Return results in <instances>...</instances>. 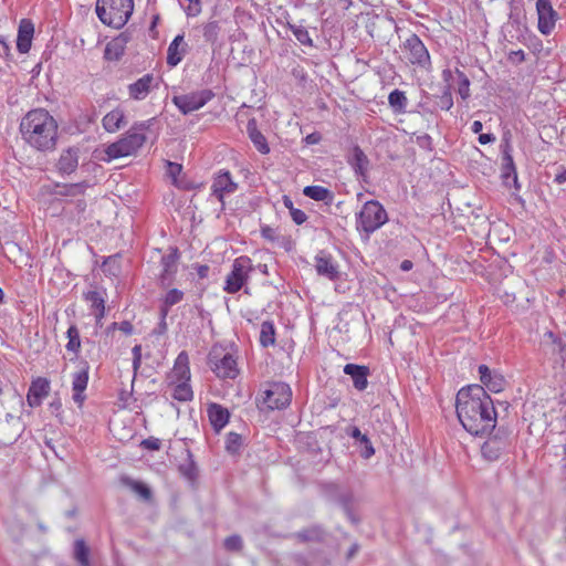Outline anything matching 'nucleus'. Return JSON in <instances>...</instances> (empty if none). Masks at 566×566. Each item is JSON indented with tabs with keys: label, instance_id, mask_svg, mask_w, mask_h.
I'll return each mask as SVG.
<instances>
[{
	"label": "nucleus",
	"instance_id": "nucleus-1",
	"mask_svg": "<svg viewBox=\"0 0 566 566\" xmlns=\"http://www.w3.org/2000/svg\"><path fill=\"white\" fill-rule=\"evenodd\" d=\"M457 416L473 436L491 432L496 426V411L491 397L481 385L461 388L455 400Z\"/></svg>",
	"mask_w": 566,
	"mask_h": 566
},
{
	"label": "nucleus",
	"instance_id": "nucleus-2",
	"mask_svg": "<svg viewBox=\"0 0 566 566\" xmlns=\"http://www.w3.org/2000/svg\"><path fill=\"white\" fill-rule=\"evenodd\" d=\"M22 139L38 151H52L56 147L59 125L56 119L44 108L29 111L21 119Z\"/></svg>",
	"mask_w": 566,
	"mask_h": 566
},
{
	"label": "nucleus",
	"instance_id": "nucleus-3",
	"mask_svg": "<svg viewBox=\"0 0 566 566\" xmlns=\"http://www.w3.org/2000/svg\"><path fill=\"white\" fill-rule=\"evenodd\" d=\"M150 123L151 120L136 123L119 140L108 145L105 149L108 158L116 159L135 154L145 144V130Z\"/></svg>",
	"mask_w": 566,
	"mask_h": 566
},
{
	"label": "nucleus",
	"instance_id": "nucleus-4",
	"mask_svg": "<svg viewBox=\"0 0 566 566\" xmlns=\"http://www.w3.org/2000/svg\"><path fill=\"white\" fill-rule=\"evenodd\" d=\"M134 10L133 0H97L96 14L102 23L114 29L123 28Z\"/></svg>",
	"mask_w": 566,
	"mask_h": 566
},
{
	"label": "nucleus",
	"instance_id": "nucleus-5",
	"mask_svg": "<svg viewBox=\"0 0 566 566\" xmlns=\"http://www.w3.org/2000/svg\"><path fill=\"white\" fill-rule=\"evenodd\" d=\"M387 221L388 214L384 206L377 200H369L364 203L361 210L356 214V229L369 237Z\"/></svg>",
	"mask_w": 566,
	"mask_h": 566
},
{
	"label": "nucleus",
	"instance_id": "nucleus-6",
	"mask_svg": "<svg viewBox=\"0 0 566 566\" xmlns=\"http://www.w3.org/2000/svg\"><path fill=\"white\" fill-rule=\"evenodd\" d=\"M292 400L291 387L281 381L269 382L261 392L259 407L262 410H280L290 406Z\"/></svg>",
	"mask_w": 566,
	"mask_h": 566
},
{
	"label": "nucleus",
	"instance_id": "nucleus-7",
	"mask_svg": "<svg viewBox=\"0 0 566 566\" xmlns=\"http://www.w3.org/2000/svg\"><path fill=\"white\" fill-rule=\"evenodd\" d=\"M253 270L252 260L249 256L241 255L234 259L231 271L226 277L223 290L230 294L239 292L247 284Z\"/></svg>",
	"mask_w": 566,
	"mask_h": 566
},
{
	"label": "nucleus",
	"instance_id": "nucleus-8",
	"mask_svg": "<svg viewBox=\"0 0 566 566\" xmlns=\"http://www.w3.org/2000/svg\"><path fill=\"white\" fill-rule=\"evenodd\" d=\"M401 52L411 65L428 69L431 64L429 51L417 34H410L402 42Z\"/></svg>",
	"mask_w": 566,
	"mask_h": 566
},
{
	"label": "nucleus",
	"instance_id": "nucleus-9",
	"mask_svg": "<svg viewBox=\"0 0 566 566\" xmlns=\"http://www.w3.org/2000/svg\"><path fill=\"white\" fill-rule=\"evenodd\" d=\"M208 364L218 378L234 379L239 374L237 359L230 353L213 349L209 354Z\"/></svg>",
	"mask_w": 566,
	"mask_h": 566
},
{
	"label": "nucleus",
	"instance_id": "nucleus-10",
	"mask_svg": "<svg viewBox=\"0 0 566 566\" xmlns=\"http://www.w3.org/2000/svg\"><path fill=\"white\" fill-rule=\"evenodd\" d=\"M213 97L214 93L211 90L207 88L197 92H191L189 94L174 96L172 103L178 107V109L182 114L187 115L189 113L200 109Z\"/></svg>",
	"mask_w": 566,
	"mask_h": 566
},
{
	"label": "nucleus",
	"instance_id": "nucleus-11",
	"mask_svg": "<svg viewBox=\"0 0 566 566\" xmlns=\"http://www.w3.org/2000/svg\"><path fill=\"white\" fill-rule=\"evenodd\" d=\"M510 448V440L506 432L499 430L490 437L481 447L482 457L490 462L497 461Z\"/></svg>",
	"mask_w": 566,
	"mask_h": 566
},
{
	"label": "nucleus",
	"instance_id": "nucleus-12",
	"mask_svg": "<svg viewBox=\"0 0 566 566\" xmlns=\"http://www.w3.org/2000/svg\"><path fill=\"white\" fill-rule=\"evenodd\" d=\"M536 11L538 15V30L541 33L547 35L555 28L557 13L553 9L549 0H537Z\"/></svg>",
	"mask_w": 566,
	"mask_h": 566
},
{
	"label": "nucleus",
	"instance_id": "nucleus-13",
	"mask_svg": "<svg viewBox=\"0 0 566 566\" xmlns=\"http://www.w3.org/2000/svg\"><path fill=\"white\" fill-rule=\"evenodd\" d=\"M238 189V185L232 180L231 174L227 170L220 171L212 181V195L223 205L224 197L233 193Z\"/></svg>",
	"mask_w": 566,
	"mask_h": 566
},
{
	"label": "nucleus",
	"instance_id": "nucleus-14",
	"mask_svg": "<svg viewBox=\"0 0 566 566\" xmlns=\"http://www.w3.org/2000/svg\"><path fill=\"white\" fill-rule=\"evenodd\" d=\"M158 87V82L153 74H145L136 82L128 85V95L135 101L145 99L151 90Z\"/></svg>",
	"mask_w": 566,
	"mask_h": 566
},
{
	"label": "nucleus",
	"instance_id": "nucleus-15",
	"mask_svg": "<svg viewBox=\"0 0 566 566\" xmlns=\"http://www.w3.org/2000/svg\"><path fill=\"white\" fill-rule=\"evenodd\" d=\"M88 369L90 367L87 363H84L82 368L75 371L72 376V398L78 407H81L86 399L84 392L88 384Z\"/></svg>",
	"mask_w": 566,
	"mask_h": 566
},
{
	"label": "nucleus",
	"instance_id": "nucleus-16",
	"mask_svg": "<svg viewBox=\"0 0 566 566\" xmlns=\"http://www.w3.org/2000/svg\"><path fill=\"white\" fill-rule=\"evenodd\" d=\"M49 394L50 381L46 378L38 377L29 387L27 395L28 405L32 408L39 407Z\"/></svg>",
	"mask_w": 566,
	"mask_h": 566
},
{
	"label": "nucleus",
	"instance_id": "nucleus-17",
	"mask_svg": "<svg viewBox=\"0 0 566 566\" xmlns=\"http://www.w3.org/2000/svg\"><path fill=\"white\" fill-rule=\"evenodd\" d=\"M348 164L364 182L368 179V169L370 161L360 147L355 146L348 157Z\"/></svg>",
	"mask_w": 566,
	"mask_h": 566
},
{
	"label": "nucleus",
	"instance_id": "nucleus-18",
	"mask_svg": "<svg viewBox=\"0 0 566 566\" xmlns=\"http://www.w3.org/2000/svg\"><path fill=\"white\" fill-rule=\"evenodd\" d=\"M315 269L319 275L333 281L338 279V265L334 259L324 251H321L315 256Z\"/></svg>",
	"mask_w": 566,
	"mask_h": 566
},
{
	"label": "nucleus",
	"instance_id": "nucleus-19",
	"mask_svg": "<svg viewBox=\"0 0 566 566\" xmlns=\"http://www.w3.org/2000/svg\"><path fill=\"white\" fill-rule=\"evenodd\" d=\"M479 375L480 380L490 391L492 392H500L505 387V379L504 377L494 371L491 370L486 365H480L479 366Z\"/></svg>",
	"mask_w": 566,
	"mask_h": 566
},
{
	"label": "nucleus",
	"instance_id": "nucleus-20",
	"mask_svg": "<svg viewBox=\"0 0 566 566\" xmlns=\"http://www.w3.org/2000/svg\"><path fill=\"white\" fill-rule=\"evenodd\" d=\"M187 48L184 34H178L168 46L167 64L171 67L177 66L186 55Z\"/></svg>",
	"mask_w": 566,
	"mask_h": 566
},
{
	"label": "nucleus",
	"instance_id": "nucleus-21",
	"mask_svg": "<svg viewBox=\"0 0 566 566\" xmlns=\"http://www.w3.org/2000/svg\"><path fill=\"white\" fill-rule=\"evenodd\" d=\"M344 373L352 377L354 387L357 390L363 391L367 388V377L369 375L368 367L355 364H347L344 367Z\"/></svg>",
	"mask_w": 566,
	"mask_h": 566
},
{
	"label": "nucleus",
	"instance_id": "nucleus-22",
	"mask_svg": "<svg viewBox=\"0 0 566 566\" xmlns=\"http://www.w3.org/2000/svg\"><path fill=\"white\" fill-rule=\"evenodd\" d=\"M171 381H190L189 357L186 352L179 353L171 371Z\"/></svg>",
	"mask_w": 566,
	"mask_h": 566
},
{
	"label": "nucleus",
	"instance_id": "nucleus-23",
	"mask_svg": "<svg viewBox=\"0 0 566 566\" xmlns=\"http://www.w3.org/2000/svg\"><path fill=\"white\" fill-rule=\"evenodd\" d=\"M34 33V27L31 21L22 20L19 30H18V39H17V49L20 53L29 52L31 48V42Z\"/></svg>",
	"mask_w": 566,
	"mask_h": 566
},
{
	"label": "nucleus",
	"instance_id": "nucleus-24",
	"mask_svg": "<svg viewBox=\"0 0 566 566\" xmlns=\"http://www.w3.org/2000/svg\"><path fill=\"white\" fill-rule=\"evenodd\" d=\"M207 411L210 423L217 432L226 427L230 417L227 408L218 403H210Z\"/></svg>",
	"mask_w": 566,
	"mask_h": 566
},
{
	"label": "nucleus",
	"instance_id": "nucleus-25",
	"mask_svg": "<svg viewBox=\"0 0 566 566\" xmlns=\"http://www.w3.org/2000/svg\"><path fill=\"white\" fill-rule=\"evenodd\" d=\"M247 133L254 147L263 155L270 153L265 136L259 130L255 118H251L247 125Z\"/></svg>",
	"mask_w": 566,
	"mask_h": 566
},
{
	"label": "nucleus",
	"instance_id": "nucleus-26",
	"mask_svg": "<svg viewBox=\"0 0 566 566\" xmlns=\"http://www.w3.org/2000/svg\"><path fill=\"white\" fill-rule=\"evenodd\" d=\"M84 300L91 303V308L93 310L96 323H101L105 316V298L103 293L95 290L87 291L84 293Z\"/></svg>",
	"mask_w": 566,
	"mask_h": 566
},
{
	"label": "nucleus",
	"instance_id": "nucleus-27",
	"mask_svg": "<svg viewBox=\"0 0 566 566\" xmlns=\"http://www.w3.org/2000/svg\"><path fill=\"white\" fill-rule=\"evenodd\" d=\"M348 436L356 440L358 447L360 448V455L364 459H370L375 454V448L373 447L369 438L361 433L359 428L352 427L347 431Z\"/></svg>",
	"mask_w": 566,
	"mask_h": 566
},
{
	"label": "nucleus",
	"instance_id": "nucleus-28",
	"mask_svg": "<svg viewBox=\"0 0 566 566\" xmlns=\"http://www.w3.org/2000/svg\"><path fill=\"white\" fill-rule=\"evenodd\" d=\"M78 165V149L76 148H69L66 150H63L59 161H57V168L63 174H72L75 171Z\"/></svg>",
	"mask_w": 566,
	"mask_h": 566
},
{
	"label": "nucleus",
	"instance_id": "nucleus-29",
	"mask_svg": "<svg viewBox=\"0 0 566 566\" xmlns=\"http://www.w3.org/2000/svg\"><path fill=\"white\" fill-rule=\"evenodd\" d=\"M103 127L108 133H115L125 124V114L120 108H115L107 113L102 119Z\"/></svg>",
	"mask_w": 566,
	"mask_h": 566
},
{
	"label": "nucleus",
	"instance_id": "nucleus-30",
	"mask_svg": "<svg viewBox=\"0 0 566 566\" xmlns=\"http://www.w3.org/2000/svg\"><path fill=\"white\" fill-rule=\"evenodd\" d=\"M304 196L315 201H323L325 203H332L334 193L323 186H306L303 190Z\"/></svg>",
	"mask_w": 566,
	"mask_h": 566
},
{
	"label": "nucleus",
	"instance_id": "nucleus-31",
	"mask_svg": "<svg viewBox=\"0 0 566 566\" xmlns=\"http://www.w3.org/2000/svg\"><path fill=\"white\" fill-rule=\"evenodd\" d=\"M4 427H12L14 429V431L11 436L0 438V443H2L4 446H10L19 439V437L22 432V426H21L20 419L12 415H7ZM2 429H3V426H1L0 430H2Z\"/></svg>",
	"mask_w": 566,
	"mask_h": 566
},
{
	"label": "nucleus",
	"instance_id": "nucleus-32",
	"mask_svg": "<svg viewBox=\"0 0 566 566\" xmlns=\"http://www.w3.org/2000/svg\"><path fill=\"white\" fill-rule=\"evenodd\" d=\"M174 384L172 386V392L171 397L175 400L186 402L190 401L193 398V391L189 385V381H171Z\"/></svg>",
	"mask_w": 566,
	"mask_h": 566
},
{
	"label": "nucleus",
	"instance_id": "nucleus-33",
	"mask_svg": "<svg viewBox=\"0 0 566 566\" xmlns=\"http://www.w3.org/2000/svg\"><path fill=\"white\" fill-rule=\"evenodd\" d=\"M388 103L396 113H405L408 105V98L405 92L394 90L388 96Z\"/></svg>",
	"mask_w": 566,
	"mask_h": 566
},
{
	"label": "nucleus",
	"instance_id": "nucleus-34",
	"mask_svg": "<svg viewBox=\"0 0 566 566\" xmlns=\"http://www.w3.org/2000/svg\"><path fill=\"white\" fill-rule=\"evenodd\" d=\"M90 549L84 539H76L74 542L73 557L80 566H90Z\"/></svg>",
	"mask_w": 566,
	"mask_h": 566
},
{
	"label": "nucleus",
	"instance_id": "nucleus-35",
	"mask_svg": "<svg viewBox=\"0 0 566 566\" xmlns=\"http://www.w3.org/2000/svg\"><path fill=\"white\" fill-rule=\"evenodd\" d=\"M125 39L116 38L107 43L105 56L108 60H118L124 54Z\"/></svg>",
	"mask_w": 566,
	"mask_h": 566
},
{
	"label": "nucleus",
	"instance_id": "nucleus-36",
	"mask_svg": "<svg viewBox=\"0 0 566 566\" xmlns=\"http://www.w3.org/2000/svg\"><path fill=\"white\" fill-rule=\"evenodd\" d=\"M260 343L263 347H269L275 343V329L274 325L270 321H265L261 324L260 331Z\"/></svg>",
	"mask_w": 566,
	"mask_h": 566
},
{
	"label": "nucleus",
	"instance_id": "nucleus-37",
	"mask_svg": "<svg viewBox=\"0 0 566 566\" xmlns=\"http://www.w3.org/2000/svg\"><path fill=\"white\" fill-rule=\"evenodd\" d=\"M182 298H184V292L182 291L177 290V289L169 290L166 293V296H165V300H164V305H163V307L160 310L163 318H165L166 315L168 314L169 307L180 303L182 301Z\"/></svg>",
	"mask_w": 566,
	"mask_h": 566
},
{
	"label": "nucleus",
	"instance_id": "nucleus-38",
	"mask_svg": "<svg viewBox=\"0 0 566 566\" xmlns=\"http://www.w3.org/2000/svg\"><path fill=\"white\" fill-rule=\"evenodd\" d=\"M296 538L300 542H322L325 537V532L319 527H311L298 532Z\"/></svg>",
	"mask_w": 566,
	"mask_h": 566
},
{
	"label": "nucleus",
	"instance_id": "nucleus-39",
	"mask_svg": "<svg viewBox=\"0 0 566 566\" xmlns=\"http://www.w3.org/2000/svg\"><path fill=\"white\" fill-rule=\"evenodd\" d=\"M66 336L69 338V342L65 346L66 350L77 355L81 349V337L78 328L75 325H71L66 332Z\"/></svg>",
	"mask_w": 566,
	"mask_h": 566
},
{
	"label": "nucleus",
	"instance_id": "nucleus-40",
	"mask_svg": "<svg viewBox=\"0 0 566 566\" xmlns=\"http://www.w3.org/2000/svg\"><path fill=\"white\" fill-rule=\"evenodd\" d=\"M59 190L57 193L61 196H67V197H76L84 193L85 189L87 188L86 182H77V184H70V185H63L57 186Z\"/></svg>",
	"mask_w": 566,
	"mask_h": 566
},
{
	"label": "nucleus",
	"instance_id": "nucleus-41",
	"mask_svg": "<svg viewBox=\"0 0 566 566\" xmlns=\"http://www.w3.org/2000/svg\"><path fill=\"white\" fill-rule=\"evenodd\" d=\"M177 260H178V255H177L176 251L172 253H169L167 255H164L161 258V266H163L161 279H163V281L166 280L167 275H170L176 271Z\"/></svg>",
	"mask_w": 566,
	"mask_h": 566
},
{
	"label": "nucleus",
	"instance_id": "nucleus-42",
	"mask_svg": "<svg viewBox=\"0 0 566 566\" xmlns=\"http://www.w3.org/2000/svg\"><path fill=\"white\" fill-rule=\"evenodd\" d=\"M543 344L549 345L553 353H562L565 350L563 340L551 331L544 333Z\"/></svg>",
	"mask_w": 566,
	"mask_h": 566
},
{
	"label": "nucleus",
	"instance_id": "nucleus-43",
	"mask_svg": "<svg viewBox=\"0 0 566 566\" xmlns=\"http://www.w3.org/2000/svg\"><path fill=\"white\" fill-rule=\"evenodd\" d=\"M220 33V25L218 21H210L202 28V34L207 42L214 43Z\"/></svg>",
	"mask_w": 566,
	"mask_h": 566
},
{
	"label": "nucleus",
	"instance_id": "nucleus-44",
	"mask_svg": "<svg viewBox=\"0 0 566 566\" xmlns=\"http://www.w3.org/2000/svg\"><path fill=\"white\" fill-rule=\"evenodd\" d=\"M290 30L301 44L306 46H313V40L310 36V33L306 28L302 25L290 24Z\"/></svg>",
	"mask_w": 566,
	"mask_h": 566
},
{
	"label": "nucleus",
	"instance_id": "nucleus-45",
	"mask_svg": "<svg viewBox=\"0 0 566 566\" xmlns=\"http://www.w3.org/2000/svg\"><path fill=\"white\" fill-rule=\"evenodd\" d=\"M125 484L127 486H129L135 493H137L142 499L144 500H149L150 496H151V491L150 489L145 485L144 483L142 482H138V481H134V480H130V479H125L124 480Z\"/></svg>",
	"mask_w": 566,
	"mask_h": 566
},
{
	"label": "nucleus",
	"instance_id": "nucleus-46",
	"mask_svg": "<svg viewBox=\"0 0 566 566\" xmlns=\"http://www.w3.org/2000/svg\"><path fill=\"white\" fill-rule=\"evenodd\" d=\"M457 73L459 76L458 93L462 99H467L470 96V81L463 72L457 71Z\"/></svg>",
	"mask_w": 566,
	"mask_h": 566
},
{
	"label": "nucleus",
	"instance_id": "nucleus-47",
	"mask_svg": "<svg viewBox=\"0 0 566 566\" xmlns=\"http://www.w3.org/2000/svg\"><path fill=\"white\" fill-rule=\"evenodd\" d=\"M437 105L444 111H449L453 106V98L449 87H446L438 97Z\"/></svg>",
	"mask_w": 566,
	"mask_h": 566
},
{
	"label": "nucleus",
	"instance_id": "nucleus-48",
	"mask_svg": "<svg viewBox=\"0 0 566 566\" xmlns=\"http://www.w3.org/2000/svg\"><path fill=\"white\" fill-rule=\"evenodd\" d=\"M241 436L235 432H230L227 436L226 448L230 452H237L241 446Z\"/></svg>",
	"mask_w": 566,
	"mask_h": 566
},
{
	"label": "nucleus",
	"instance_id": "nucleus-49",
	"mask_svg": "<svg viewBox=\"0 0 566 566\" xmlns=\"http://www.w3.org/2000/svg\"><path fill=\"white\" fill-rule=\"evenodd\" d=\"M224 547L228 551H240L242 547V538L239 535H231L224 539Z\"/></svg>",
	"mask_w": 566,
	"mask_h": 566
},
{
	"label": "nucleus",
	"instance_id": "nucleus-50",
	"mask_svg": "<svg viewBox=\"0 0 566 566\" xmlns=\"http://www.w3.org/2000/svg\"><path fill=\"white\" fill-rule=\"evenodd\" d=\"M179 469L189 480H193L196 478V467L191 460L188 463L181 464Z\"/></svg>",
	"mask_w": 566,
	"mask_h": 566
},
{
	"label": "nucleus",
	"instance_id": "nucleus-51",
	"mask_svg": "<svg viewBox=\"0 0 566 566\" xmlns=\"http://www.w3.org/2000/svg\"><path fill=\"white\" fill-rule=\"evenodd\" d=\"M142 446L147 450H159L161 447V441L158 438L149 437L143 440Z\"/></svg>",
	"mask_w": 566,
	"mask_h": 566
},
{
	"label": "nucleus",
	"instance_id": "nucleus-52",
	"mask_svg": "<svg viewBox=\"0 0 566 566\" xmlns=\"http://www.w3.org/2000/svg\"><path fill=\"white\" fill-rule=\"evenodd\" d=\"M261 235L268 241L274 242L277 239L276 231L270 226L261 227Z\"/></svg>",
	"mask_w": 566,
	"mask_h": 566
},
{
	"label": "nucleus",
	"instance_id": "nucleus-53",
	"mask_svg": "<svg viewBox=\"0 0 566 566\" xmlns=\"http://www.w3.org/2000/svg\"><path fill=\"white\" fill-rule=\"evenodd\" d=\"M291 214V218L292 220L296 223V224H302L306 221L307 217H306V213L301 210V209H292V211L290 212Z\"/></svg>",
	"mask_w": 566,
	"mask_h": 566
},
{
	"label": "nucleus",
	"instance_id": "nucleus-54",
	"mask_svg": "<svg viewBox=\"0 0 566 566\" xmlns=\"http://www.w3.org/2000/svg\"><path fill=\"white\" fill-rule=\"evenodd\" d=\"M510 60L515 63H521L525 60V54L522 50L512 51L510 53Z\"/></svg>",
	"mask_w": 566,
	"mask_h": 566
},
{
	"label": "nucleus",
	"instance_id": "nucleus-55",
	"mask_svg": "<svg viewBox=\"0 0 566 566\" xmlns=\"http://www.w3.org/2000/svg\"><path fill=\"white\" fill-rule=\"evenodd\" d=\"M180 171H181V165L176 164V163L168 161V174H169L171 177H175V176H176V175H178Z\"/></svg>",
	"mask_w": 566,
	"mask_h": 566
},
{
	"label": "nucleus",
	"instance_id": "nucleus-56",
	"mask_svg": "<svg viewBox=\"0 0 566 566\" xmlns=\"http://www.w3.org/2000/svg\"><path fill=\"white\" fill-rule=\"evenodd\" d=\"M118 328L127 335L133 333V325L128 321L120 322Z\"/></svg>",
	"mask_w": 566,
	"mask_h": 566
},
{
	"label": "nucleus",
	"instance_id": "nucleus-57",
	"mask_svg": "<svg viewBox=\"0 0 566 566\" xmlns=\"http://www.w3.org/2000/svg\"><path fill=\"white\" fill-rule=\"evenodd\" d=\"M495 140V136L493 134H480L479 142L482 145L493 143Z\"/></svg>",
	"mask_w": 566,
	"mask_h": 566
},
{
	"label": "nucleus",
	"instance_id": "nucleus-58",
	"mask_svg": "<svg viewBox=\"0 0 566 566\" xmlns=\"http://www.w3.org/2000/svg\"><path fill=\"white\" fill-rule=\"evenodd\" d=\"M554 181L559 185L566 182V168H562L556 172Z\"/></svg>",
	"mask_w": 566,
	"mask_h": 566
},
{
	"label": "nucleus",
	"instance_id": "nucleus-59",
	"mask_svg": "<svg viewBox=\"0 0 566 566\" xmlns=\"http://www.w3.org/2000/svg\"><path fill=\"white\" fill-rule=\"evenodd\" d=\"M503 160L505 161L506 166L510 167V168H514V163H513V158L512 156L510 155L509 150L505 149L504 150V157H503Z\"/></svg>",
	"mask_w": 566,
	"mask_h": 566
},
{
	"label": "nucleus",
	"instance_id": "nucleus-60",
	"mask_svg": "<svg viewBox=\"0 0 566 566\" xmlns=\"http://www.w3.org/2000/svg\"><path fill=\"white\" fill-rule=\"evenodd\" d=\"M483 128V124L480 120H474L471 126V130L474 134H480Z\"/></svg>",
	"mask_w": 566,
	"mask_h": 566
},
{
	"label": "nucleus",
	"instance_id": "nucleus-61",
	"mask_svg": "<svg viewBox=\"0 0 566 566\" xmlns=\"http://www.w3.org/2000/svg\"><path fill=\"white\" fill-rule=\"evenodd\" d=\"M208 272H209V266L208 265H200L198 268V275L200 277H206L208 275Z\"/></svg>",
	"mask_w": 566,
	"mask_h": 566
},
{
	"label": "nucleus",
	"instance_id": "nucleus-62",
	"mask_svg": "<svg viewBox=\"0 0 566 566\" xmlns=\"http://www.w3.org/2000/svg\"><path fill=\"white\" fill-rule=\"evenodd\" d=\"M283 203L290 210V212L292 211V209H295L292 199L287 196L283 197Z\"/></svg>",
	"mask_w": 566,
	"mask_h": 566
},
{
	"label": "nucleus",
	"instance_id": "nucleus-63",
	"mask_svg": "<svg viewBox=\"0 0 566 566\" xmlns=\"http://www.w3.org/2000/svg\"><path fill=\"white\" fill-rule=\"evenodd\" d=\"M400 269H401L402 271H409V270H411V269H412V262H411V261H409V260H403V261L401 262V264H400Z\"/></svg>",
	"mask_w": 566,
	"mask_h": 566
},
{
	"label": "nucleus",
	"instance_id": "nucleus-64",
	"mask_svg": "<svg viewBox=\"0 0 566 566\" xmlns=\"http://www.w3.org/2000/svg\"><path fill=\"white\" fill-rule=\"evenodd\" d=\"M133 355H134V357L142 358V347H140V345H136V346L133 347Z\"/></svg>",
	"mask_w": 566,
	"mask_h": 566
}]
</instances>
